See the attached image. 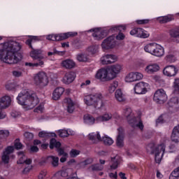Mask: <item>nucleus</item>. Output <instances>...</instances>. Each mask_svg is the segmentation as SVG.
Segmentation results:
<instances>
[{"instance_id": "32", "label": "nucleus", "mask_w": 179, "mask_h": 179, "mask_svg": "<svg viewBox=\"0 0 179 179\" xmlns=\"http://www.w3.org/2000/svg\"><path fill=\"white\" fill-rule=\"evenodd\" d=\"M113 118V115L111 113H105L102 115L96 117V122H104L106 121H110Z\"/></svg>"}, {"instance_id": "56", "label": "nucleus", "mask_w": 179, "mask_h": 179, "mask_svg": "<svg viewBox=\"0 0 179 179\" xmlns=\"http://www.w3.org/2000/svg\"><path fill=\"white\" fill-rule=\"evenodd\" d=\"M10 115L13 117V118H19L22 115V113L17 110H13Z\"/></svg>"}, {"instance_id": "26", "label": "nucleus", "mask_w": 179, "mask_h": 179, "mask_svg": "<svg viewBox=\"0 0 179 179\" xmlns=\"http://www.w3.org/2000/svg\"><path fill=\"white\" fill-rule=\"evenodd\" d=\"M90 31H94L92 37H94V40H101L106 36L104 32L99 29H90Z\"/></svg>"}, {"instance_id": "37", "label": "nucleus", "mask_w": 179, "mask_h": 179, "mask_svg": "<svg viewBox=\"0 0 179 179\" xmlns=\"http://www.w3.org/2000/svg\"><path fill=\"white\" fill-rule=\"evenodd\" d=\"M59 136L61 138H67V136H69V135H73L75 132L71 129H60L58 131Z\"/></svg>"}, {"instance_id": "18", "label": "nucleus", "mask_w": 179, "mask_h": 179, "mask_svg": "<svg viewBox=\"0 0 179 179\" xmlns=\"http://www.w3.org/2000/svg\"><path fill=\"white\" fill-rule=\"evenodd\" d=\"M76 78V73L73 71H69L65 73L62 82L64 83V85H69L70 83H72L73 80H75Z\"/></svg>"}, {"instance_id": "20", "label": "nucleus", "mask_w": 179, "mask_h": 179, "mask_svg": "<svg viewBox=\"0 0 179 179\" xmlns=\"http://www.w3.org/2000/svg\"><path fill=\"white\" fill-rule=\"evenodd\" d=\"M116 145L117 148H124V129L122 127L117 129Z\"/></svg>"}, {"instance_id": "19", "label": "nucleus", "mask_w": 179, "mask_h": 179, "mask_svg": "<svg viewBox=\"0 0 179 179\" xmlns=\"http://www.w3.org/2000/svg\"><path fill=\"white\" fill-rule=\"evenodd\" d=\"M12 103V98L10 96L6 95L0 99V110L8 108Z\"/></svg>"}, {"instance_id": "61", "label": "nucleus", "mask_w": 179, "mask_h": 179, "mask_svg": "<svg viewBox=\"0 0 179 179\" xmlns=\"http://www.w3.org/2000/svg\"><path fill=\"white\" fill-rule=\"evenodd\" d=\"M6 89L7 90H13V89H16V85L15 83H8L6 85Z\"/></svg>"}, {"instance_id": "51", "label": "nucleus", "mask_w": 179, "mask_h": 179, "mask_svg": "<svg viewBox=\"0 0 179 179\" xmlns=\"http://www.w3.org/2000/svg\"><path fill=\"white\" fill-rule=\"evenodd\" d=\"M178 178H179V167H178L176 169L172 171V173L169 176V179H178Z\"/></svg>"}, {"instance_id": "9", "label": "nucleus", "mask_w": 179, "mask_h": 179, "mask_svg": "<svg viewBox=\"0 0 179 179\" xmlns=\"http://www.w3.org/2000/svg\"><path fill=\"white\" fill-rule=\"evenodd\" d=\"M154 101L158 104H163L165 101H167V94L163 89L157 90L154 94Z\"/></svg>"}, {"instance_id": "50", "label": "nucleus", "mask_w": 179, "mask_h": 179, "mask_svg": "<svg viewBox=\"0 0 179 179\" xmlns=\"http://www.w3.org/2000/svg\"><path fill=\"white\" fill-rule=\"evenodd\" d=\"M77 59L79 62H86L87 61V55L85 53H80L77 55Z\"/></svg>"}, {"instance_id": "35", "label": "nucleus", "mask_w": 179, "mask_h": 179, "mask_svg": "<svg viewBox=\"0 0 179 179\" xmlns=\"http://www.w3.org/2000/svg\"><path fill=\"white\" fill-rule=\"evenodd\" d=\"M158 22L162 24L169 23L171 20H174V17L172 15H167L165 16H161L157 18Z\"/></svg>"}, {"instance_id": "48", "label": "nucleus", "mask_w": 179, "mask_h": 179, "mask_svg": "<svg viewBox=\"0 0 179 179\" xmlns=\"http://www.w3.org/2000/svg\"><path fill=\"white\" fill-rule=\"evenodd\" d=\"M10 133L9 130L1 129L0 130V139L2 141L6 140V138L9 136Z\"/></svg>"}, {"instance_id": "31", "label": "nucleus", "mask_w": 179, "mask_h": 179, "mask_svg": "<svg viewBox=\"0 0 179 179\" xmlns=\"http://www.w3.org/2000/svg\"><path fill=\"white\" fill-rule=\"evenodd\" d=\"M172 142L175 143H178L179 142V125L173 128L172 134L171 136Z\"/></svg>"}, {"instance_id": "33", "label": "nucleus", "mask_w": 179, "mask_h": 179, "mask_svg": "<svg viewBox=\"0 0 179 179\" xmlns=\"http://www.w3.org/2000/svg\"><path fill=\"white\" fill-rule=\"evenodd\" d=\"M157 44V43H148L146 45L144 46V50L145 51V52H148V54H151V55H152L155 49L156 48Z\"/></svg>"}, {"instance_id": "27", "label": "nucleus", "mask_w": 179, "mask_h": 179, "mask_svg": "<svg viewBox=\"0 0 179 179\" xmlns=\"http://www.w3.org/2000/svg\"><path fill=\"white\" fill-rule=\"evenodd\" d=\"M64 103H66L67 106L68 113L72 114V113L75 111V102H73L71 98H66L64 99Z\"/></svg>"}, {"instance_id": "55", "label": "nucleus", "mask_w": 179, "mask_h": 179, "mask_svg": "<svg viewBox=\"0 0 179 179\" xmlns=\"http://www.w3.org/2000/svg\"><path fill=\"white\" fill-rule=\"evenodd\" d=\"M38 136L39 138H50V136H51V134L43 131L38 133Z\"/></svg>"}, {"instance_id": "4", "label": "nucleus", "mask_w": 179, "mask_h": 179, "mask_svg": "<svg viewBox=\"0 0 179 179\" xmlns=\"http://www.w3.org/2000/svg\"><path fill=\"white\" fill-rule=\"evenodd\" d=\"M123 114L124 117H126L129 124L133 128H139L141 131L143 129L144 126L142 120H141V118L139 117H134V115H132V109H131V108H125L124 109Z\"/></svg>"}, {"instance_id": "30", "label": "nucleus", "mask_w": 179, "mask_h": 179, "mask_svg": "<svg viewBox=\"0 0 179 179\" xmlns=\"http://www.w3.org/2000/svg\"><path fill=\"white\" fill-rule=\"evenodd\" d=\"M115 98L117 100V101H119L120 103H124V101H126L127 100L125 94L122 93V91L120 89H118L115 91Z\"/></svg>"}, {"instance_id": "34", "label": "nucleus", "mask_w": 179, "mask_h": 179, "mask_svg": "<svg viewBox=\"0 0 179 179\" xmlns=\"http://www.w3.org/2000/svg\"><path fill=\"white\" fill-rule=\"evenodd\" d=\"M168 106L173 108H179V98L178 96L172 97L168 102Z\"/></svg>"}, {"instance_id": "43", "label": "nucleus", "mask_w": 179, "mask_h": 179, "mask_svg": "<svg viewBox=\"0 0 179 179\" xmlns=\"http://www.w3.org/2000/svg\"><path fill=\"white\" fill-rule=\"evenodd\" d=\"M87 52L91 55H94V54H97L99 52V45H92L87 48Z\"/></svg>"}, {"instance_id": "46", "label": "nucleus", "mask_w": 179, "mask_h": 179, "mask_svg": "<svg viewBox=\"0 0 179 179\" xmlns=\"http://www.w3.org/2000/svg\"><path fill=\"white\" fill-rule=\"evenodd\" d=\"M103 165H101L100 164H96L90 166L88 168V170H90L91 171H100L103 170Z\"/></svg>"}, {"instance_id": "24", "label": "nucleus", "mask_w": 179, "mask_h": 179, "mask_svg": "<svg viewBox=\"0 0 179 179\" xmlns=\"http://www.w3.org/2000/svg\"><path fill=\"white\" fill-rule=\"evenodd\" d=\"M18 161L17 162V164H23L25 163V164H31V159H27V157L24 155V152H18Z\"/></svg>"}, {"instance_id": "62", "label": "nucleus", "mask_w": 179, "mask_h": 179, "mask_svg": "<svg viewBox=\"0 0 179 179\" xmlns=\"http://www.w3.org/2000/svg\"><path fill=\"white\" fill-rule=\"evenodd\" d=\"M80 153V150H71V151L70 152V155L71 156V157H76V156H78Z\"/></svg>"}, {"instance_id": "38", "label": "nucleus", "mask_w": 179, "mask_h": 179, "mask_svg": "<svg viewBox=\"0 0 179 179\" xmlns=\"http://www.w3.org/2000/svg\"><path fill=\"white\" fill-rule=\"evenodd\" d=\"M89 138L90 141H92L94 143H96V142H99V141H101V136H100V133L99 132L90 134Z\"/></svg>"}, {"instance_id": "36", "label": "nucleus", "mask_w": 179, "mask_h": 179, "mask_svg": "<svg viewBox=\"0 0 179 179\" xmlns=\"http://www.w3.org/2000/svg\"><path fill=\"white\" fill-rule=\"evenodd\" d=\"M169 34L176 43H179V29H178V28L171 29L169 31Z\"/></svg>"}, {"instance_id": "40", "label": "nucleus", "mask_w": 179, "mask_h": 179, "mask_svg": "<svg viewBox=\"0 0 179 179\" xmlns=\"http://www.w3.org/2000/svg\"><path fill=\"white\" fill-rule=\"evenodd\" d=\"M44 66V61L40 60L39 62H36L34 63L31 62H26L25 66H29L30 68H38V66H41V68H43Z\"/></svg>"}, {"instance_id": "49", "label": "nucleus", "mask_w": 179, "mask_h": 179, "mask_svg": "<svg viewBox=\"0 0 179 179\" xmlns=\"http://www.w3.org/2000/svg\"><path fill=\"white\" fill-rule=\"evenodd\" d=\"M101 141H103L105 145H107L108 146H110V145H113L114 143V141L113 140V138L108 137V136H104L103 137H102Z\"/></svg>"}, {"instance_id": "16", "label": "nucleus", "mask_w": 179, "mask_h": 179, "mask_svg": "<svg viewBox=\"0 0 179 179\" xmlns=\"http://www.w3.org/2000/svg\"><path fill=\"white\" fill-rule=\"evenodd\" d=\"M103 50H110V48H114L115 47V36H110L106 38L101 43Z\"/></svg>"}, {"instance_id": "6", "label": "nucleus", "mask_w": 179, "mask_h": 179, "mask_svg": "<svg viewBox=\"0 0 179 179\" xmlns=\"http://www.w3.org/2000/svg\"><path fill=\"white\" fill-rule=\"evenodd\" d=\"M94 78L96 80H99V82H108L110 80H113L108 67L101 68L97 70Z\"/></svg>"}, {"instance_id": "11", "label": "nucleus", "mask_w": 179, "mask_h": 179, "mask_svg": "<svg viewBox=\"0 0 179 179\" xmlns=\"http://www.w3.org/2000/svg\"><path fill=\"white\" fill-rule=\"evenodd\" d=\"M143 79V74L139 72H130L129 73L124 80L127 83H131L132 82H137V80H142Z\"/></svg>"}, {"instance_id": "47", "label": "nucleus", "mask_w": 179, "mask_h": 179, "mask_svg": "<svg viewBox=\"0 0 179 179\" xmlns=\"http://www.w3.org/2000/svg\"><path fill=\"white\" fill-rule=\"evenodd\" d=\"M165 59L167 62H169L170 64H173V62H176V61H177L176 55H174L173 53L168 54L166 56Z\"/></svg>"}, {"instance_id": "25", "label": "nucleus", "mask_w": 179, "mask_h": 179, "mask_svg": "<svg viewBox=\"0 0 179 179\" xmlns=\"http://www.w3.org/2000/svg\"><path fill=\"white\" fill-rule=\"evenodd\" d=\"M121 163V157L116 155L113 157H111L110 160V169L111 170H115L118 169V165Z\"/></svg>"}, {"instance_id": "39", "label": "nucleus", "mask_w": 179, "mask_h": 179, "mask_svg": "<svg viewBox=\"0 0 179 179\" xmlns=\"http://www.w3.org/2000/svg\"><path fill=\"white\" fill-rule=\"evenodd\" d=\"M84 122L87 125H93L96 122V119L91 115H84Z\"/></svg>"}, {"instance_id": "42", "label": "nucleus", "mask_w": 179, "mask_h": 179, "mask_svg": "<svg viewBox=\"0 0 179 179\" xmlns=\"http://www.w3.org/2000/svg\"><path fill=\"white\" fill-rule=\"evenodd\" d=\"M48 159L50 162L52 167H58V164H59V158L58 157L50 156Z\"/></svg>"}, {"instance_id": "15", "label": "nucleus", "mask_w": 179, "mask_h": 179, "mask_svg": "<svg viewBox=\"0 0 179 179\" xmlns=\"http://www.w3.org/2000/svg\"><path fill=\"white\" fill-rule=\"evenodd\" d=\"M148 87H149L148 83L140 82L134 86V92L136 94H146L148 93Z\"/></svg>"}, {"instance_id": "60", "label": "nucleus", "mask_w": 179, "mask_h": 179, "mask_svg": "<svg viewBox=\"0 0 179 179\" xmlns=\"http://www.w3.org/2000/svg\"><path fill=\"white\" fill-rule=\"evenodd\" d=\"M34 113H43L44 111V105L43 104H40L38 107H36L34 110Z\"/></svg>"}, {"instance_id": "10", "label": "nucleus", "mask_w": 179, "mask_h": 179, "mask_svg": "<svg viewBox=\"0 0 179 179\" xmlns=\"http://www.w3.org/2000/svg\"><path fill=\"white\" fill-rule=\"evenodd\" d=\"M130 34L138 38H148L149 36H150L148 31H145V29L142 28H134L130 31Z\"/></svg>"}, {"instance_id": "57", "label": "nucleus", "mask_w": 179, "mask_h": 179, "mask_svg": "<svg viewBox=\"0 0 179 179\" xmlns=\"http://www.w3.org/2000/svg\"><path fill=\"white\" fill-rule=\"evenodd\" d=\"M31 164H27V166L23 169L22 174H27L33 169V166L30 165Z\"/></svg>"}, {"instance_id": "41", "label": "nucleus", "mask_w": 179, "mask_h": 179, "mask_svg": "<svg viewBox=\"0 0 179 179\" xmlns=\"http://www.w3.org/2000/svg\"><path fill=\"white\" fill-rule=\"evenodd\" d=\"M29 39H27L26 41V44L29 45L31 48H33L31 45L32 43H36V41H40L41 40V36H29Z\"/></svg>"}, {"instance_id": "58", "label": "nucleus", "mask_w": 179, "mask_h": 179, "mask_svg": "<svg viewBox=\"0 0 179 179\" xmlns=\"http://www.w3.org/2000/svg\"><path fill=\"white\" fill-rule=\"evenodd\" d=\"M127 27L124 25H118L111 28L110 30H119V31H122V30H126Z\"/></svg>"}, {"instance_id": "14", "label": "nucleus", "mask_w": 179, "mask_h": 179, "mask_svg": "<svg viewBox=\"0 0 179 179\" xmlns=\"http://www.w3.org/2000/svg\"><path fill=\"white\" fill-rule=\"evenodd\" d=\"M118 58L115 55L107 54L103 55L101 59L100 62L102 65H110V64H114V62H117Z\"/></svg>"}, {"instance_id": "1", "label": "nucleus", "mask_w": 179, "mask_h": 179, "mask_svg": "<svg viewBox=\"0 0 179 179\" xmlns=\"http://www.w3.org/2000/svg\"><path fill=\"white\" fill-rule=\"evenodd\" d=\"M22 45L16 41H9L0 44V61L6 64H17L22 61Z\"/></svg>"}, {"instance_id": "2", "label": "nucleus", "mask_w": 179, "mask_h": 179, "mask_svg": "<svg viewBox=\"0 0 179 179\" xmlns=\"http://www.w3.org/2000/svg\"><path fill=\"white\" fill-rule=\"evenodd\" d=\"M17 101L26 111L34 108L40 99L37 94L29 89L22 90L17 96Z\"/></svg>"}, {"instance_id": "23", "label": "nucleus", "mask_w": 179, "mask_h": 179, "mask_svg": "<svg viewBox=\"0 0 179 179\" xmlns=\"http://www.w3.org/2000/svg\"><path fill=\"white\" fill-rule=\"evenodd\" d=\"M160 70V66L157 64H148L144 69L145 72L146 73H148V75H153V73H155V72H158V71Z\"/></svg>"}, {"instance_id": "63", "label": "nucleus", "mask_w": 179, "mask_h": 179, "mask_svg": "<svg viewBox=\"0 0 179 179\" xmlns=\"http://www.w3.org/2000/svg\"><path fill=\"white\" fill-rule=\"evenodd\" d=\"M47 176V171L46 170H43L40 172L38 178V179H44V178Z\"/></svg>"}, {"instance_id": "44", "label": "nucleus", "mask_w": 179, "mask_h": 179, "mask_svg": "<svg viewBox=\"0 0 179 179\" xmlns=\"http://www.w3.org/2000/svg\"><path fill=\"white\" fill-rule=\"evenodd\" d=\"M117 87H118V81L114 80L110 83L108 90L109 93H113V92H115Z\"/></svg>"}, {"instance_id": "7", "label": "nucleus", "mask_w": 179, "mask_h": 179, "mask_svg": "<svg viewBox=\"0 0 179 179\" xmlns=\"http://www.w3.org/2000/svg\"><path fill=\"white\" fill-rule=\"evenodd\" d=\"M78 36V32H66L59 34H50L46 36L47 40H50V41H61L62 40H66L69 37H75Z\"/></svg>"}, {"instance_id": "8", "label": "nucleus", "mask_w": 179, "mask_h": 179, "mask_svg": "<svg viewBox=\"0 0 179 179\" xmlns=\"http://www.w3.org/2000/svg\"><path fill=\"white\" fill-rule=\"evenodd\" d=\"M108 69L113 80L115 79V78H117V76H118V75H120V73L122 72V69H124V66H122V64H115L108 66Z\"/></svg>"}, {"instance_id": "53", "label": "nucleus", "mask_w": 179, "mask_h": 179, "mask_svg": "<svg viewBox=\"0 0 179 179\" xmlns=\"http://www.w3.org/2000/svg\"><path fill=\"white\" fill-rule=\"evenodd\" d=\"M173 87L175 93H179V78H175Z\"/></svg>"}, {"instance_id": "13", "label": "nucleus", "mask_w": 179, "mask_h": 179, "mask_svg": "<svg viewBox=\"0 0 179 179\" xmlns=\"http://www.w3.org/2000/svg\"><path fill=\"white\" fill-rule=\"evenodd\" d=\"M165 150L166 145L164 144H161L158 145L153 151V153L155 155V162L156 163H158V164H159V163L162 162V157H163Z\"/></svg>"}, {"instance_id": "17", "label": "nucleus", "mask_w": 179, "mask_h": 179, "mask_svg": "<svg viewBox=\"0 0 179 179\" xmlns=\"http://www.w3.org/2000/svg\"><path fill=\"white\" fill-rule=\"evenodd\" d=\"M30 57L35 59L37 62H40V61H43L44 59V56L43 55V50L40 49H32L30 52Z\"/></svg>"}, {"instance_id": "64", "label": "nucleus", "mask_w": 179, "mask_h": 179, "mask_svg": "<svg viewBox=\"0 0 179 179\" xmlns=\"http://www.w3.org/2000/svg\"><path fill=\"white\" fill-rule=\"evenodd\" d=\"M116 40H124L125 38V35L122 32H120L116 36H115Z\"/></svg>"}, {"instance_id": "12", "label": "nucleus", "mask_w": 179, "mask_h": 179, "mask_svg": "<svg viewBox=\"0 0 179 179\" xmlns=\"http://www.w3.org/2000/svg\"><path fill=\"white\" fill-rule=\"evenodd\" d=\"M163 73L168 78H173L178 73V68L174 65L166 66L163 69Z\"/></svg>"}, {"instance_id": "54", "label": "nucleus", "mask_w": 179, "mask_h": 179, "mask_svg": "<svg viewBox=\"0 0 179 179\" xmlns=\"http://www.w3.org/2000/svg\"><path fill=\"white\" fill-rule=\"evenodd\" d=\"M14 146H15V148L17 149V150H19V149H22V148H23V145L22 144V143H20V140H19V139H16L15 141Z\"/></svg>"}, {"instance_id": "22", "label": "nucleus", "mask_w": 179, "mask_h": 179, "mask_svg": "<svg viewBox=\"0 0 179 179\" xmlns=\"http://www.w3.org/2000/svg\"><path fill=\"white\" fill-rule=\"evenodd\" d=\"M61 66L64 69H73L76 68V62L73 59H66L61 62Z\"/></svg>"}, {"instance_id": "59", "label": "nucleus", "mask_w": 179, "mask_h": 179, "mask_svg": "<svg viewBox=\"0 0 179 179\" xmlns=\"http://www.w3.org/2000/svg\"><path fill=\"white\" fill-rule=\"evenodd\" d=\"M93 163V159L92 158L87 159L85 161L80 163V166L85 167V166H87L89 164H92Z\"/></svg>"}, {"instance_id": "5", "label": "nucleus", "mask_w": 179, "mask_h": 179, "mask_svg": "<svg viewBox=\"0 0 179 179\" xmlns=\"http://www.w3.org/2000/svg\"><path fill=\"white\" fill-rule=\"evenodd\" d=\"M33 80L37 87L43 89L48 85V76L46 72L39 71L34 75Z\"/></svg>"}, {"instance_id": "52", "label": "nucleus", "mask_w": 179, "mask_h": 179, "mask_svg": "<svg viewBox=\"0 0 179 179\" xmlns=\"http://www.w3.org/2000/svg\"><path fill=\"white\" fill-rule=\"evenodd\" d=\"M12 73L14 78H22V76H23V70H14L12 71Z\"/></svg>"}, {"instance_id": "29", "label": "nucleus", "mask_w": 179, "mask_h": 179, "mask_svg": "<svg viewBox=\"0 0 179 179\" xmlns=\"http://www.w3.org/2000/svg\"><path fill=\"white\" fill-rule=\"evenodd\" d=\"M152 55L158 57H163V55H164V48L157 43L155 49L152 52Z\"/></svg>"}, {"instance_id": "45", "label": "nucleus", "mask_w": 179, "mask_h": 179, "mask_svg": "<svg viewBox=\"0 0 179 179\" xmlns=\"http://www.w3.org/2000/svg\"><path fill=\"white\" fill-rule=\"evenodd\" d=\"M55 148L59 149V148H61V143L59 141H57L55 138H52L50 143V148L53 149Z\"/></svg>"}, {"instance_id": "21", "label": "nucleus", "mask_w": 179, "mask_h": 179, "mask_svg": "<svg viewBox=\"0 0 179 179\" xmlns=\"http://www.w3.org/2000/svg\"><path fill=\"white\" fill-rule=\"evenodd\" d=\"M13 150H15V147L13 146H8L2 155V162L5 163V164H8L9 163V155L13 153Z\"/></svg>"}, {"instance_id": "3", "label": "nucleus", "mask_w": 179, "mask_h": 179, "mask_svg": "<svg viewBox=\"0 0 179 179\" xmlns=\"http://www.w3.org/2000/svg\"><path fill=\"white\" fill-rule=\"evenodd\" d=\"M103 100H104V96H103V94L101 92L90 94L84 96L85 104L94 108L104 107Z\"/></svg>"}, {"instance_id": "28", "label": "nucleus", "mask_w": 179, "mask_h": 179, "mask_svg": "<svg viewBox=\"0 0 179 179\" xmlns=\"http://www.w3.org/2000/svg\"><path fill=\"white\" fill-rule=\"evenodd\" d=\"M64 92H65V89H64V87H59L56 88L52 94L53 100H59L61 96L64 94Z\"/></svg>"}]
</instances>
